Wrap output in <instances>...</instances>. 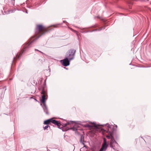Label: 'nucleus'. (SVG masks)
<instances>
[{"mask_svg": "<svg viewBox=\"0 0 151 151\" xmlns=\"http://www.w3.org/2000/svg\"><path fill=\"white\" fill-rule=\"evenodd\" d=\"M41 93L42 94V99L41 100V102L43 104L42 107L44 112L46 114L48 115L49 114L48 109L45 103V100L46 99L45 97L47 96V93L46 91L45 90L44 88H43L41 92Z\"/></svg>", "mask_w": 151, "mask_h": 151, "instance_id": "nucleus-1", "label": "nucleus"}, {"mask_svg": "<svg viewBox=\"0 0 151 151\" xmlns=\"http://www.w3.org/2000/svg\"><path fill=\"white\" fill-rule=\"evenodd\" d=\"M47 31L45 29L42 25H37L35 29V34L36 35L39 34L38 37L39 38L42 35H44Z\"/></svg>", "mask_w": 151, "mask_h": 151, "instance_id": "nucleus-2", "label": "nucleus"}, {"mask_svg": "<svg viewBox=\"0 0 151 151\" xmlns=\"http://www.w3.org/2000/svg\"><path fill=\"white\" fill-rule=\"evenodd\" d=\"M76 50L73 49H70L68 50L66 54V57L70 60H73L74 57Z\"/></svg>", "mask_w": 151, "mask_h": 151, "instance_id": "nucleus-3", "label": "nucleus"}, {"mask_svg": "<svg viewBox=\"0 0 151 151\" xmlns=\"http://www.w3.org/2000/svg\"><path fill=\"white\" fill-rule=\"evenodd\" d=\"M118 145V144L115 141L114 137L111 136V138L110 143V147L112 148L114 150H115V149L114 147L115 146H117Z\"/></svg>", "mask_w": 151, "mask_h": 151, "instance_id": "nucleus-4", "label": "nucleus"}, {"mask_svg": "<svg viewBox=\"0 0 151 151\" xmlns=\"http://www.w3.org/2000/svg\"><path fill=\"white\" fill-rule=\"evenodd\" d=\"M32 43V42H30V43H28L23 46V48H24V49L23 50V51L22 53L21 54H20L18 55V54H17L16 55V58L15 57H14L13 58V60L12 61V62H13L15 59V58H18L19 59V57L21 56L22 55V54L24 52V51H25V49L26 48H28L29 47V46L31 44V43Z\"/></svg>", "mask_w": 151, "mask_h": 151, "instance_id": "nucleus-5", "label": "nucleus"}, {"mask_svg": "<svg viewBox=\"0 0 151 151\" xmlns=\"http://www.w3.org/2000/svg\"><path fill=\"white\" fill-rule=\"evenodd\" d=\"M70 60L68 58L65 57L64 59L60 60V62L63 66H67L70 65Z\"/></svg>", "mask_w": 151, "mask_h": 151, "instance_id": "nucleus-6", "label": "nucleus"}, {"mask_svg": "<svg viewBox=\"0 0 151 151\" xmlns=\"http://www.w3.org/2000/svg\"><path fill=\"white\" fill-rule=\"evenodd\" d=\"M50 122L52 123L53 124L57 125L58 127L59 128H61L63 126L61 127V124L60 122H58V121L56 120L55 119H50Z\"/></svg>", "mask_w": 151, "mask_h": 151, "instance_id": "nucleus-7", "label": "nucleus"}, {"mask_svg": "<svg viewBox=\"0 0 151 151\" xmlns=\"http://www.w3.org/2000/svg\"><path fill=\"white\" fill-rule=\"evenodd\" d=\"M108 146V144H103L101 147L99 151H105L106 150Z\"/></svg>", "mask_w": 151, "mask_h": 151, "instance_id": "nucleus-8", "label": "nucleus"}, {"mask_svg": "<svg viewBox=\"0 0 151 151\" xmlns=\"http://www.w3.org/2000/svg\"><path fill=\"white\" fill-rule=\"evenodd\" d=\"M80 122H76V121H70L69 122H68L67 123H65V124H64V126H66L67 125H71V124H73L74 123H75L76 124H80L79 123Z\"/></svg>", "mask_w": 151, "mask_h": 151, "instance_id": "nucleus-9", "label": "nucleus"}, {"mask_svg": "<svg viewBox=\"0 0 151 151\" xmlns=\"http://www.w3.org/2000/svg\"><path fill=\"white\" fill-rule=\"evenodd\" d=\"M107 132L108 133V135H106V137L108 139H111V136H113V131L110 132V131H107Z\"/></svg>", "mask_w": 151, "mask_h": 151, "instance_id": "nucleus-10", "label": "nucleus"}, {"mask_svg": "<svg viewBox=\"0 0 151 151\" xmlns=\"http://www.w3.org/2000/svg\"><path fill=\"white\" fill-rule=\"evenodd\" d=\"M76 125H77L76 124H75L74 125V126L73 127L70 128H68V129L66 130H64L63 129V131H66L68 130V129H72V130H73V131L76 130H77V128L76 127Z\"/></svg>", "mask_w": 151, "mask_h": 151, "instance_id": "nucleus-11", "label": "nucleus"}, {"mask_svg": "<svg viewBox=\"0 0 151 151\" xmlns=\"http://www.w3.org/2000/svg\"><path fill=\"white\" fill-rule=\"evenodd\" d=\"M80 142L83 145H84V137L83 136L81 135V136L80 140Z\"/></svg>", "mask_w": 151, "mask_h": 151, "instance_id": "nucleus-12", "label": "nucleus"}, {"mask_svg": "<svg viewBox=\"0 0 151 151\" xmlns=\"http://www.w3.org/2000/svg\"><path fill=\"white\" fill-rule=\"evenodd\" d=\"M50 119L47 120H45L44 122V124H50Z\"/></svg>", "mask_w": 151, "mask_h": 151, "instance_id": "nucleus-13", "label": "nucleus"}, {"mask_svg": "<svg viewBox=\"0 0 151 151\" xmlns=\"http://www.w3.org/2000/svg\"><path fill=\"white\" fill-rule=\"evenodd\" d=\"M16 9L15 8H13L10 10H8V12L9 13H12L14 12L15 11H16Z\"/></svg>", "mask_w": 151, "mask_h": 151, "instance_id": "nucleus-14", "label": "nucleus"}, {"mask_svg": "<svg viewBox=\"0 0 151 151\" xmlns=\"http://www.w3.org/2000/svg\"><path fill=\"white\" fill-rule=\"evenodd\" d=\"M102 29H105V28L104 27H102L101 28H100L99 29H96L95 30H93L92 32L94 31H101V30ZM90 32H92V31H90Z\"/></svg>", "mask_w": 151, "mask_h": 151, "instance_id": "nucleus-15", "label": "nucleus"}, {"mask_svg": "<svg viewBox=\"0 0 151 151\" xmlns=\"http://www.w3.org/2000/svg\"><path fill=\"white\" fill-rule=\"evenodd\" d=\"M9 3H11L13 6H14L15 3L14 0H10V1H9Z\"/></svg>", "mask_w": 151, "mask_h": 151, "instance_id": "nucleus-16", "label": "nucleus"}, {"mask_svg": "<svg viewBox=\"0 0 151 151\" xmlns=\"http://www.w3.org/2000/svg\"><path fill=\"white\" fill-rule=\"evenodd\" d=\"M106 125L108 127V130L107 131H109V128H111V125H110L109 124L107 123L106 124Z\"/></svg>", "mask_w": 151, "mask_h": 151, "instance_id": "nucleus-17", "label": "nucleus"}, {"mask_svg": "<svg viewBox=\"0 0 151 151\" xmlns=\"http://www.w3.org/2000/svg\"><path fill=\"white\" fill-rule=\"evenodd\" d=\"M127 2L129 4H133V3L132 0H128L127 1Z\"/></svg>", "mask_w": 151, "mask_h": 151, "instance_id": "nucleus-18", "label": "nucleus"}, {"mask_svg": "<svg viewBox=\"0 0 151 151\" xmlns=\"http://www.w3.org/2000/svg\"><path fill=\"white\" fill-rule=\"evenodd\" d=\"M49 127L50 128V126H49L48 125H47L43 127L44 129V130H45L47 129Z\"/></svg>", "mask_w": 151, "mask_h": 151, "instance_id": "nucleus-19", "label": "nucleus"}, {"mask_svg": "<svg viewBox=\"0 0 151 151\" xmlns=\"http://www.w3.org/2000/svg\"><path fill=\"white\" fill-rule=\"evenodd\" d=\"M103 144H107V141L105 138H104V143Z\"/></svg>", "mask_w": 151, "mask_h": 151, "instance_id": "nucleus-20", "label": "nucleus"}, {"mask_svg": "<svg viewBox=\"0 0 151 151\" xmlns=\"http://www.w3.org/2000/svg\"><path fill=\"white\" fill-rule=\"evenodd\" d=\"M5 89V91H6V87H4V88H0V89L2 91L3 90Z\"/></svg>", "mask_w": 151, "mask_h": 151, "instance_id": "nucleus-21", "label": "nucleus"}, {"mask_svg": "<svg viewBox=\"0 0 151 151\" xmlns=\"http://www.w3.org/2000/svg\"><path fill=\"white\" fill-rule=\"evenodd\" d=\"M35 51H39V52H41V53H42V54H44L43 52H41V51H40L39 50H37V49H35Z\"/></svg>", "mask_w": 151, "mask_h": 151, "instance_id": "nucleus-22", "label": "nucleus"}, {"mask_svg": "<svg viewBox=\"0 0 151 151\" xmlns=\"http://www.w3.org/2000/svg\"><path fill=\"white\" fill-rule=\"evenodd\" d=\"M85 126H87V127H91V126L90 125H89L88 124H86Z\"/></svg>", "mask_w": 151, "mask_h": 151, "instance_id": "nucleus-23", "label": "nucleus"}, {"mask_svg": "<svg viewBox=\"0 0 151 151\" xmlns=\"http://www.w3.org/2000/svg\"><path fill=\"white\" fill-rule=\"evenodd\" d=\"M8 0H4V2L5 3L7 4V3H8V2L7 1Z\"/></svg>", "mask_w": 151, "mask_h": 151, "instance_id": "nucleus-24", "label": "nucleus"}, {"mask_svg": "<svg viewBox=\"0 0 151 151\" xmlns=\"http://www.w3.org/2000/svg\"><path fill=\"white\" fill-rule=\"evenodd\" d=\"M94 127H95L96 128H98V126H97V125H94Z\"/></svg>", "mask_w": 151, "mask_h": 151, "instance_id": "nucleus-25", "label": "nucleus"}, {"mask_svg": "<svg viewBox=\"0 0 151 151\" xmlns=\"http://www.w3.org/2000/svg\"><path fill=\"white\" fill-rule=\"evenodd\" d=\"M3 98V96H2V97H0V99H2Z\"/></svg>", "mask_w": 151, "mask_h": 151, "instance_id": "nucleus-26", "label": "nucleus"}, {"mask_svg": "<svg viewBox=\"0 0 151 151\" xmlns=\"http://www.w3.org/2000/svg\"><path fill=\"white\" fill-rule=\"evenodd\" d=\"M115 126V127H116V128L117 127V126L116 125L114 124Z\"/></svg>", "mask_w": 151, "mask_h": 151, "instance_id": "nucleus-27", "label": "nucleus"}, {"mask_svg": "<svg viewBox=\"0 0 151 151\" xmlns=\"http://www.w3.org/2000/svg\"><path fill=\"white\" fill-rule=\"evenodd\" d=\"M26 13H27V10L26 11Z\"/></svg>", "mask_w": 151, "mask_h": 151, "instance_id": "nucleus-28", "label": "nucleus"}, {"mask_svg": "<svg viewBox=\"0 0 151 151\" xmlns=\"http://www.w3.org/2000/svg\"><path fill=\"white\" fill-rule=\"evenodd\" d=\"M35 100L36 101H37V100L36 99H35Z\"/></svg>", "mask_w": 151, "mask_h": 151, "instance_id": "nucleus-29", "label": "nucleus"}, {"mask_svg": "<svg viewBox=\"0 0 151 151\" xmlns=\"http://www.w3.org/2000/svg\"><path fill=\"white\" fill-rule=\"evenodd\" d=\"M115 151H119L118 150H116H116H115Z\"/></svg>", "mask_w": 151, "mask_h": 151, "instance_id": "nucleus-30", "label": "nucleus"}, {"mask_svg": "<svg viewBox=\"0 0 151 151\" xmlns=\"http://www.w3.org/2000/svg\"><path fill=\"white\" fill-rule=\"evenodd\" d=\"M150 151H151V150Z\"/></svg>", "mask_w": 151, "mask_h": 151, "instance_id": "nucleus-31", "label": "nucleus"}]
</instances>
